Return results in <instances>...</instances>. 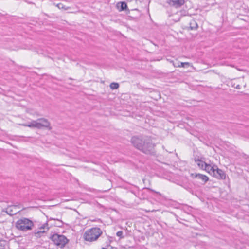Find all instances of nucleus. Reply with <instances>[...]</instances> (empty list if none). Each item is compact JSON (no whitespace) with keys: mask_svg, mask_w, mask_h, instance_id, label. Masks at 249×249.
I'll list each match as a JSON object with an SVG mask.
<instances>
[{"mask_svg":"<svg viewBox=\"0 0 249 249\" xmlns=\"http://www.w3.org/2000/svg\"><path fill=\"white\" fill-rule=\"evenodd\" d=\"M190 66L189 62H181L180 67L187 68Z\"/></svg>","mask_w":249,"mask_h":249,"instance_id":"obj_18","label":"nucleus"},{"mask_svg":"<svg viewBox=\"0 0 249 249\" xmlns=\"http://www.w3.org/2000/svg\"><path fill=\"white\" fill-rule=\"evenodd\" d=\"M51 239L55 245L61 248H63L69 241L64 235L58 234L53 235Z\"/></svg>","mask_w":249,"mask_h":249,"instance_id":"obj_4","label":"nucleus"},{"mask_svg":"<svg viewBox=\"0 0 249 249\" xmlns=\"http://www.w3.org/2000/svg\"><path fill=\"white\" fill-rule=\"evenodd\" d=\"M52 219L53 220H57L60 223H59V225H58V227H61L63 225V222L61 221V220H60L58 219H55V218H52Z\"/></svg>","mask_w":249,"mask_h":249,"instance_id":"obj_21","label":"nucleus"},{"mask_svg":"<svg viewBox=\"0 0 249 249\" xmlns=\"http://www.w3.org/2000/svg\"><path fill=\"white\" fill-rule=\"evenodd\" d=\"M235 88L237 89H240V86L239 85H238L236 86V87Z\"/></svg>","mask_w":249,"mask_h":249,"instance_id":"obj_22","label":"nucleus"},{"mask_svg":"<svg viewBox=\"0 0 249 249\" xmlns=\"http://www.w3.org/2000/svg\"><path fill=\"white\" fill-rule=\"evenodd\" d=\"M189 25H190V28L191 30H195L198 28L197 23L194 19H192L190 21Z\"/></svg>","mask_w":249,"mask_h":249,"instance_id":"obj_11","label":"nucleus"},{"mask_svg":"<svg viewBox=\"0 0 249 249\" xmlns=\"http://www.w3.org/2000/svg\"><path fill=\"white\" fill-rule=\"evenodd\" d=\"M45 225H47L48 224L47 223L43 224L42 226L39 228L38 230H35L34 232L32 233V235H35L37 238L41 237L43 235V234L46 232V231L44 230L46 227Z\"/></svg>","mask_w":249,"mask_h":249,"instance_id":"obj_7","label":"nucleus"},{"mask_svg":"<svg viewBox=\"0 0 249 249\" xmlns=\"http://www.w3.org/2000/svg\"><path fill=\"white\" fill-rule=\"evenodd\" d=\"M34 226L32 221L27 218H22L18 219L15 223L16 228L18 230L27 231L31 230Z\"/></svg>","mask_w":249,"mask_h":249,"instance_id":"obj_3","label":"nucleus"},{"mask_svg":"<svg viewBox=\"0 0 249 249\" xmlns=\"http://www.w3.org/2000/svg\"><path fill=\"white\" fill-rule=\"evenodd\" d=\"M173 5L177 7H180L182 6L184 3V0H172Z\"/></svg>","mask_w":249,"mask_h":249,"instance_id":"obj_13","label":"nucleus"},{"mask_svg":"<svg viewBox=\"0 0 249 249\" xmlns=\"http://www.w3.org/2000/svg\"><path fill=\"white\" fill-rule=\"evenodd\" d=\"M216 167V165H211V164L206 163L204 168V170L212 176L214 170Z\"/></svg>","mask_w":249,"mask_h":249,"instance_id":"obj_9","label":"nucleus"},{"mask_svg":"<svg viewBox=\"0 0 249 249\" xmlns=\"http://www.w3.org/2000/svg\"><path fill=\"white\" fill-rule=\"evenodd\" d=\"M212 176L219 179H225L226 178V174L220 169H219L217 166L214 170Z\"/></svg>","mask_w":249,"mask_h":249,"instance_id":"obj_6","label":"nucleus"},{"mask_svg":"<svg viewBox=\"0 0 249 249\" xmlns=\"http://www.w3.org/2000/svg\"><path fill=\"white\" fill-rule=\"evenodd\" d=\"M60 9L68 10L69 7H66L62 3H58L56 5Z\"/></svg>","mask_w":249,"mask_h":249,"instance_id":"obj_16","label":"nucleus"},{"mask_svg":"<svg viewBox=\"0 0 249 249\" xmlns=\"http://www.w3.org/2000/svg\"><path fill=\"white\" fill-rule=\"evenodd\" d=\"M103 232L101 229L98 227H93L87 230L83 235V238L85 241L88 242H93L102 234Z\"/></svg>","mask_w":249,"mask_h":249,"instance_id":"obj_2","label":"nucleus"},{"mask_svg":"<svg viewBox=\"0 0 249 249\" xmlns=\"http://www.w3.org/2000/svg\"><path fill=\"white\" fill-rule=\"evenodd\" d=\"M119 87V84L118 83L112 82L110 84V88L111 89H116Z\"/></svg>","mask_w":249,"mask_h":249,"instance_id":"obj_14","label":"nucleus"},{"mask_svg":"<svg viewBox=\"0 0 249 249\" xmlns=\"http://www.w3.org/2000/svg\"><path fill=\"white\" fill-rule=\"evenodd\" d=\"M22 125L26 127H29L30 128H36L38 129L39 127V124H38V120H33L31 122L28 124H22Z\"/></svg>","mask_w":249,"mask_h":249,"instance_id":"obj_8","label":"nucleus"},{"mask_svg":"<svg viewBox=\"0 0 249 249\" xmlns=\"http://www.w3.org/2000/svg\"><path fill=\"white\" fill-rule=\"evenodd\" d=\"M195 161L196 162L197 161H198V162L197 163V165L201 169H204V168H205V165L206 164V163H205V162L201 160H200L199 159H197L196 160V159H195Z\"/></svg>","mask_w":249,"mask_h":249,"instance_id":"obj_12","label":"nucleus"},{"mask_svg":"<svg viewBox=\"0 0 249 249\" xmlns=\"http://www.w3.org/2000/svg\"><path fill=\"white\" fill-rule=\"evenodd\" d=\"M6 245V241L4 240H0V249H4Z\"/></svg>","mask_w":249,"mask_h":249,"instance_id":"obj_15","label":"nucleus"},{"mask_svg":"<svg viewBox=\"0 0 249 249\" xmlns=\"http://www.w3.org/2000/svg\"><path fill=\"white\" fill-rule=\"evenodd\" d=\"M195 178L202 180L204 183L206 182L209 180V178L207 176L201 174H196L195 176Z\"/></svg>","mask_w":249,"mask_h":249,"instance_id":"obj_10","label":"nucleus"},{"mask_svg":"<svg viewBox=\"0 0 249 249\" xmlns=\"http://www.w3.org/2000/svg\"><path fill=\"white\" fill-rule=\"evenodd\" d=\"M127 7V4L125 2H122L121 3L120 9L121 10H124Z\"/></svg>","mask_w":249,"mask_h":249,"instance_id":"obj_17","label":"nucleus"},{"mask_svg":"<svg viewBox=\"0 0 249 249\" xmlns=\"http://www.w3.org/2000/svg\"><path fill=\"white\" fill-rule=\"evenodd\" d=\"M123 232L122 231H119L116 233V235L118 237H120L121 238H123Z\"/></svg>","mask_w":249,"mask_h":249,"instance_id":"obj_19","label":"nucleus"},{"mask_svg":"<svg viewBox=\"0 0 249 249\" xmlns=\"http://www.w3.org/2000/svg\"><path fill=\"white\" fill-rule=\"evenodd\" d=\"M37 120L38 124H39V127H38L39 129L43 128H45L49 130H51L52 129V127L50 126V123L47 119L44 118H38Z\"/></svg>","mask_w":249,"mask_h":249,"instance_id":"obj_5","label":"nucleus"},{"mask_svg":"<svg viewBox=\"0 0 249 249\" xmlns=\"http://www.w3.org/2000/svg\"><path fill=\"white\" fill-rule=\"evenodd\" d=\"M181 62L177 61L173 63V65L175 67H180Z\"/></svg>","mask_w":249,"mask_h":249,"instance_id":"obj_20","label":"nucleus"},{"mask_svg":"<svg viewBox=\"0 0 249 249\" xmlns=\"http://www.w3.org/2000/svg\"><path fill=\"white\" fill-rule=\"evenodd\" d=\"M130 142L136 148L142 153L148 155L154 154L155 145L148 137L144 136H133Z\"/></svg>","mask_w":249,"mask_h":249,"instance_id":"obj_1","label":"nucleus"},{"mask_svg":"<svg viewBox=\"0 0 249 249\" xmlns=\"http://www.w3.org/2000/svg\"><path fill=\"white\" fill-rule=\"evenodd\" d=\"M47 231L48 230L49 228L48 227L46 228Z\"/></svg>","mask_w":249,"mask_h":249,"instance_id":"obj_23","label":"nucleus"}]
</instances>
